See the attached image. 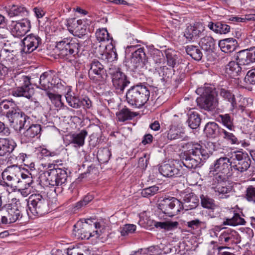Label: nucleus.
Masks as SVG:
<instances>
[{
	"label": "nucleus",
	"mask_w": 255,
	"mask_h": 255,
	"mask_svg": "<svg viewBox=\"0 0 255 255\" xmlns=\"http://www.w3.org/2000/svg\"><path fill=\"white\" fill-rule=\"evenodd\" d=\"M210 169V173L214 175L212 188L215 192L220 198H228L232 188L227 185L226 181L233 174L232 161L228 157H221L214 161Z\"/></svg>",
	"instance_id": "f257e3e1"
},
{
	"label": "nucleus",
	"mask_w": 255,
	"mask_h": 255,
	"mask_svg": "<svg viewBox=\"0 0 255 255\" xmlns=\"http://www.w3.org/2000/svg\"><path fill=\"white\" fill-rule=\"evenodd\" d=\"M186 147L187 149L181 154V164L189 169L201 167L210 157V151L197 142L188 143Z\"/></svg>",
	"instance_id": "f03ea898"
},
{
	"label": "nucleus",
	"mask_w": 255,
	"mask_h": 255,
	"mask_svg": "<svg viewBox=\"0 0 255 255\" xmlns=\"http://www.w3.org/2000/svg\"><path fill=\"white\" fill-rule=\"evenodd\" d=\"M0 108L1 109L7 110L4 112V114L8 119L10 126L16 131H20L27 121L29 123V117L16 106L14 102L3 101L0 104Z\"/></svg>",
	"instance_id": "7ed1b4c3"
},
{
	"label": "nucleus",
	"mask_w": 255,
	"mask_h": 255,
	"mask_svg": "<svg viewBox=\"0 0 255 255\" xmlns=\"http://www.w3.org/2000/svg\"><path fill=\"white\" fill-rule=\"evenodd\" d=\"M150 91L148 88L141 84L131 86L127 91L126 101L129 105L140 108L149 100Z\"/></svg>",
	"instance_id": "20e7f679"
},
{
	"label": "nucleus",
	"mask_w": 255,
	"mask_h": 255,
	"mask_svg": "<svg viewBox=\"0 0 255 255\" xmlns=\"http://www.w3.org/2000/svg\"><path fill=\"white\" fill-rule=\"evenodd\" d=\"M56 47L59 51V55L70 62L76 61L81 54L80 44L68 39L56 42Z\"/></svg>",
	"instance_id": "39448f33"
},
{
	"label": "nucleus",
	"mask_w": 255,
	"mask_h": 255,
	"mask_svg": "<svg viewBox=\"0 0 255 255\" xmlns=\"http://www.w3.org/2000/svg\"><path fill=\"white\" fill-rule=\"evenodd\" d=\"M196 92L201 97L197 99V105L200 108L208 111H213L217 108L218 100L212 87H200L197 89Z\"/></svg>",
	"instance_id": "423d86ee"
},
{
	"label": "nucleus",
	"mask_w": 255,
	"mask_h": 255,
	"mask_svg": "<svg viewBox=\"0 0 255 255\" xmlns=\"http://www.w3.org/2000/svg\"><path fill=\"white\" fill-rule=\"evenodd\" d=\"M28 215L32 217L41 216L48 212V206L46 199L40 194H33L30 196L27 203Z\"/></svg>",
	"instance_id": "0eeeda50"
},
{
	"label": "nucleus",
	"mask_w": 255,
	"mask_h": 255,
	"mask_svg": "<svg viewBox=\"0 0 255 255\" xmlns=\"http://www.w3.org/2000/svg\"><path fill=\"white\" fill-rule=\"evenodd\" d=\"M108 72L116 92L118 94L123 93L126 87L130 83L129 78L120 68L116 66L110 67Z\"/></svg>",
	"instance_id": "6e6552de"
},
{
	"label": "nucleus",
	"mask_w": 255,
	"mask_h": 255,
	"mask_svg": "<svg viewBox=\"0 0 255 255\" xmlns=\"http://www.w3.org/2000/svg\"><path fill=\"white\" fill-rule=\"evenodd\" d=\"M46 184L51 186H63L66 184L68 175L65 169L53 168L44 173Z\"/></svg>",
	"instance_id": "1a4fd4ad"
},
{
	"label": "nucleus",
	"mask_w": 255,
	"mask_h": 255,
	"mask_svg": "<svg viewBox=\"0 0 255 255\" xmlns=\"http://www.w3.org/2000/svg\"><path fill=\"white\" fill-rule=\"evenodd\" d=\"M163 213L169 217L177 215L183 209L182 202L174 197H169L162 200L158 205Z\"/></svg>",
	"instance_id": "9d476101"
},
{
	"label": "nucleus",
	"mask_w": 255,
	"mask_h": 255,
	"mask_svg": "<svg viewBox=\"0 0 255 255\" xmlns=\"http://www.w3.org/2000/svg\"><path fill=\"white\" fill-rule=\"evenodd\" d=\"M131 64L133 69L137 72H143L148 69L152 71L150 68H148V59L144 48H139L132 53Z\"/></svg>",
	"instance_id": "9b49d317"
},
{
	"label": "nucleus",
	"mask_w": 255,
	"mask_h": 255,
	"mask_svg": "<svg viewBox=\"0 0 255 255\" xmlns=\"http://www.w3.org/2000/svg\"><path fill=\"white\" fill-rule=\"evenodd\" d=\"M181 161L178 160L169 161L162 163L159 167V171L163 176L172 178L181 176L182 174Z\"/></svg>",
	"instance_id": "f8f14e48"
},
{
	"label": "nucleus",
	"mask_w": 255,
	"mask_h": 255,
	"mask_svg": "<svg viewBox=\"0 0 255 255\" xmlns=\"http://www.w3.org/2000/svg\"><path fill=\"white\" fill-rule=\"evenodd\" d=\"M231 158H233V170L243 172L250 167L251 160L248 153L241 151L234 152Z\"/></svg>",
	"instance_id": "ddd939ff"
},
{
	"label": "nucleus",
	"mask_w": 255,
	"mask_h": 255,
	"mask_svg": "<svg viewBox=\"0 0 255 255\" xmlns=\"http://www.w3.org/2000/svg\"><path fill=\"white\" fill-rule=\"evenodd\" d=\"M39 85L38 87L43 90H47L53 87L58 86L60 84V79L52 71H48L43 73L40 76Z\"/></svg>",
	"instance_id": "4468645a"
},
{
	"label": "nucleus",
	"mask_w": 255,
	"mask_h": 255,
	"mask_svg": "<svg viewBox=\"0 0 255 255\" xmlns=\"http://www.w3.org/2000/svg\"><path fill=\"white\" fill-rule=\"evenodd\" d=\"M66 101L69 106L74 109L82 107L84 109H89L92 106V102L88 97L80 98L75 95L67 94L65 96Z\"/></svg>",
	"instance_id": "2eb2a0df"
},
{
	"label": "nucleus",
	"mask_w": 255,
	"mask_h": 255,
	"mask_svg": "<svg viewBox=\"0 0 255 255\" xmlns=\"http://www.w3.org/2000/svg\"><path fill=\"white\" fill-rule=\"evenodd\" d=\"M30 28V22L27 19H23L21 20L12 21L10 24V31L15 37H19L24 36Z\"/></svg>",
	"instance_id": "dca6fc26"
},
{
	"label": "nucleus",
	"mask_w": 255,
	"mask_h": 255,
	"mask_svg": "<svg viewBox=\"0 0 255 255\" xmlns=\"http://www.w3.org/2000/svg\"><path fill=\"white\" fill-rule=\"evenodd\" d=\"M205 30V26L202 23L196 22L187 26L184 32V36L189 41H194L197 39Z\"/></svg>",
	"instance_id": "f3484780"
},
{
	"label": "nucleus",
	"mask_w": 255,
	"mask_h": 255,
	"mask_svg": "<svg viewBox=\"0 0 255 255\" xmlns=\"http://www.w3.org/2000/svg\"><path fill=\"white\" fill-rule=\"evenodd\" d=\"M21 78L23 82V85L13 89L11 94L15 97H24L30 99L34 94L33 89L29 87L30 79L25 76H22Z\"/></svg>",
	"instance_id": "a211bd4d"
},
{
	"label": "nucleus",
	"mask_w": 255,
	"mask_h": 255,
	"mask_svg": "<svg viewBox=\"0 0 255 255\" xmlns=\"http://www.w3.org/2000/svg\"><path fill=\"white\" fill-rule=\"evenodd\" d=\"M236 59L239 64L244 66L249 65L255 62V46L238 52Z\"/></svg>",
	"instance_id": "6ab92c4d"
},
{
	"label": "nucleus",
	"mask_w": 255,
	"mask_h": 255,
	"mask_svg": "<svg viewBox=\"0 0 255 255\" xmlns=\"http://www.w3.org/2000/svg\"><path fill=\"white\" fill-rule=\"evenodd\" d=\"M88 75L89 78L95 82L102 81L106 75V70L100 62L94 60L90 64Z\"/></svg>",
	"instance_id": "aec40b11"
},
{
	"label": "nucleus",
	"mask_w": 255,
	"mask_h": 255,
	"mask_svg": "<svg viewBox=\"0 0 255 255\" xmlns=\"http://www.w3.org/2000/svg\"><path fill=\"white\" fill-rule=\"evenodd\" d=\"M21 52L30 53L35 50L41 43V39L38 35L31 34L27 35L22 40Z\"/></svg>",
	"instance_id": "412c9836"
},
{
	"label": "nucleus",
	"mask_w": 255,
	"mask_h": 255,
	"mask_svg": "<svg viewBox=\"0 0 255 255\" xmlns=\"http://www.w3.org/2000/svg\"><path fill=\"white\" fill-rule=\"evenodd\" d=\"M218 93L219 95L224 100L228 102L230 104L231 109L232 110L236 108H240L244 110V106L240 104L239 103L242 101H245L244 98L241 97L239 102H237L235 98V95L231 92L230 90L225 88H219Z\"/></svg>",
	"instance_id": "4be33fe9"
},
{
	"label": "nucleus",
	"mask_w": 255,
	"mask_h": 255,
	"mask_svg": "<svg viewBox=\"0 0 255 255\" xmlns=\"http://www.w3.org/2000/svg\"><path fill=\"white\" fill-rule=\"evenodd\" d=\"M82 23L83 21L81 19L77 20L75 18H70L67 20L66 26L70 33L79 36L85 34L86 32V29L83 27L84 25L82 24Z\"/></svg>",
	"instance_id": "5701e85b"
},
{
	"label": "nucleus",
	"mask_w": 255,
	"mask_h": 255,
	"mask_svg": "<svg viewBox=\"0 0 255 255\" xmlns=\"http://www.w3.org/2000/svg\"><path fill=\"white\" fill-rule=\"evenodd\" d=\"M238 233L235 230L228 229L224 231L219 237V242L220 244L230 245L235 242L237 239Z\"/></svg>",
	"instance_id": "b1692460"
},
{
	"label": "nucleus",
	"mask_w": 255,
	"mask_h": 255,
	"mask_svg": "<svg viewBox=\"0 0 255 255\" xmlns=\"http://www.w3.org/2000/svg\"><path fill=\"white\" fill-rule=\"evenodd\" d=\"M219 46L225 53H231L234 51L238 46V42L233 38L222 39L219 42Z\"/></svg>",
	"instance_id": "393cba45"
},
{
	"label": "nucleus",
	"mask_w": 255,
	"mask_h": 255,
	"mask_svg": "<svg viewBox=\"0 0 255 255\" xmlns=\"http://www.w3.org/2000/svg\"><path fill=\"white\" fill-rule=\"evenodd\" d=\"M221 131V133L220 136H222L231 144L236 145L241 144L242 146L244 147H246L249 146V144L245 139L242 140L239 139L233 133L228 131L223 128Z\"/></svg>",
	"instance_id": "a878e982"
},
{
	"label": "nucleus",
	"mask_w": 255,
	"mask_h": 255,
	"mask_svg": "<svg viewBox=\"0 0 255 255\" xmlns=\"http://www.w3.org/2000/svg\"><path fill=\"white\" fill-rule=\"evenodd\" d=\"M156 72L158 73L161 80L163 82H168L174 75L175 70L173 68L168 67L166 66L154 67Z\"/></svg>",
	"instance_id": "bb28decb"
},
{
	"label": "nucleus",
	"mask_w": 255,
	"mask_h": 255,
	"mask_svg": "<svg viewBox=\"0 0 255 255\" xmlns=\"http://www.w3.org/2000/svg\"><path fill=\"white\" fill-rule=\"evenodd\" d=\"M183 208L186 210H190L196 208L199 205V200L197 196L193 193L186 194L182 203Z\"/></svg>",
	"instance_id": "cd10ccee"
},
{
	"label": "nucleus",
	"mask_w": 255,
	"mask_h": 255,
	"mask_svg": "<svg viewBox=\"0 0 255 255\" xmlns=\"http://www.w3.org/2000/svg\"><path fill=\"white\" fill-rule=\"evenodd\" d=\"M16 144L8 138H1L0 140V156H4L12 152Z\"/></svg>",
	"instance_id": "c85d7f7f"
},
{
	"label": "nucleus",
	"mask_w": 255,
	"mask_h": 255,
	"mask_svg": "<svg viewBox=\"0 0 255 255\" xmlns=\"http://www.w3.org/2000/svg\"><path fill=\"white\" fill-rule=\"evenodd\" d=\"M223 128H219L215 122H209L207 123L204 129V132L207 136L211 138H216L220 136L221 130Z\"/></svg>",
	"instance_id": "c756f323"
},
{
	"label": "nucleus",
	"mask_w": 255,
	"mask_h": 255,
	"mask_svg": "<svg viewBox=\"0 0 255 255\" xmlns=\"http://www.w3.org/2000/svg\"><path fill=\"white\" fill-rule=\"evenodd\" d=\"M87 135V131L85 129H82L79 133H75L70 135V142L74 144L75 147L83 146Z\"/></svg>",
	"instance_id": "7c9ffc66"
},
{
	"label": "nucleus",
	"mask_w": 255,
	"mask_h": 255,
	"mask_svg": "<svg viewBox=\"0 0 255 255\" xmlns=\"http://www.w3.org/2000/svg\"><path fill=\"white\" fill-rule=\"evenodd\" d=\"M41 126L38 124L31 125L23 133L22 135V139L25 141H29L32 138L38 135L41 132Z\"/></svg>",
	"instance_id": "2f4dec72"
},
{
	"label": "nucleus",
	"mask_w": 255,
	"mask_h": 255,
	"mask_svg": "<svg viewBox=\"0 0 255 255\" xmlns=\"http://www.w3.org/2000/svg\"><path fill=\"white\" fill-rule=\"evenodd\" d=\"M208 27L215 33L221 34L228 33L230 30V26L223 22H210Z\"/></svg>",
	"instance_id": "473e14b6"
},
{
	"label": "nucleus",
	"mask_w": 255,
	"mask_h": 255,
	"mask_svg": "<svg viewBox=\"0 0 255 255\" xmlns=\"http://www.w3.org/2000/svg\"><path fill=\"white\" fill-rule=\"evenodd\" d=\"M165 133L168 139L170 140L182 138L184 135L182 129L174 125H171Z\"/></svg>",
	"instance_id": "72a5a7b5"
},
{
	"label": "nucleus",
	"mask_w": 255,
	"mask_h": 255,
	"mask_svg": "<svg viewBox=\"0 0 255 255\" xmlns=\"http://www.w3.org/2000/svg\"><path fill=\"white\" fill-rule=\"evenodd\" d=\"M154 226L156 228L170 231L177 229L179 226V223L177 221L167 220L163 222H155Z\"/></svg>",
	"instance_id": "f704fd0d"
},
{
	"label": "nucleus",
	"mask_w": 255,
	"mask_h": 255,
	"mask_svg": "<svg viewBox=\"0 0 255 255\" xmlns=\"http://www.w3.org/2000/svg\"><path fill=\"white\" fill-rule=\"evenodd\" d=\"M240 65L241 64H239L238 61L237 62L234 61H230L226 67V72L233 78L238 76L242 72Z\"/></svg>",
	"instance_id": "c9c22d12"
},
{
	"label": "nucleus",
	"mask_w": 255,
	"mask_h": 255,
	"mask_svg": "<svg viewBox=\"0 0 255 255\" xmlns=\"http://www.w3.org/2000/svg\"><path fill=\"white\" fill-rule=\"evenodd\" d=\"M7 206L11 223L16 222L22 217L21 211L16 205L7 204Z\"/></svg>",
	"instance_id": "e433bc0d"
},
{
	"label": "nucleus",
	"mask_w": 255,
	"mask_h": 255,
	"mask_svg": "<svg viewBox=\"0 0 255 255\" xmlns=\"http://www.w3.org/2000/svg\"><path fill=\"white\" fill-rule=\"evenodd\" d=\"M165 54L167 65L173 68L179 61V55L177 51L168 49L165 50Z\"/></svg>",
	"instance_id": "4c0bfd02"
},
{
	"label": "nucleus",
	"mask_w": 255,
	"mask_h": 255,
	"mask_svg": "<svg viewBox=\"0 0 255 255\" xmlns=\"http://www.w3.org/2000/svg\"><path fill=\"white\" fill-rule=\"evenodd\" d=\"M200 46L204 50L210 52L214 48L215 40L210 36H205L200 39L199 42Z\"/></svg>",
	"instance_id": "58836bf2"
},
{
	"label": "nucleus",
	"mask_w": 255,
	"mask_h": 255,
	"mask_svg": "<svg viewBox=\"0 0 255 255\" xmlns=\"http://www.w3.org/2000/svg\"><path fill=\"white\" fill-rule=\"evenodd\" d=\"M10 17L14 16H26L28 15V12L26 8L21 5H13L7 11Z\"/></svg>",
	"instance_id": "ea45409f"
},
{
	"label": "nucleus",
	"mask_w": 255,
	"mask_h": 255,
	"mask_svg": "<svg viewBox=\"0 0 255 255\" xmlns=\"http://www.w3.org/2000/svg\"><path fill=\"white\" fill-rule=\"evenodd\" d=\"M118 121L124 122L127 120H131L135 116L134 113L130 112L128 108H125L116 113Z\"/></svg>",
	"instance_id": "a19ab883"
},
{
	"label": "nucleus",
	"mask_w": 255,
	"mask_h": 255,
	"mask_svg": "<svg viewBox=\"0 0 255 255\" xmlns=\"http://www.w3.org/2000/svg\"><path fill=\"white\" fill-rule=\"evenodd\" d=\"M186 52L187 54L190 55L195 60L199 61L202 59L203 54L201 50L198 46L194 45H189L186 47Z\"/></svg>",
	"instance_id": "79ce46f5"
},
{
	"label": "nucleus",
	"mask_w": 255,
	"mask_h": 255,
	"mask_svg": "<svg viewBox=\"0 0 255 255\" xmlns=\"http://www.w3.org/2000/svg\"><path fill=\"white\" fill-rule=\"evenodd\" d=\"M21 176L19 177V181L16 188H28L33 183L32 177L30 174H26L21 172Z\"/></svg>",
	"instance_id": "37998d69"
},
{
	"label": "nucleus",
	"mask_w": 255,
	"mask_h": 255,
	"mask_svg": "<svg viewBox=\"0 0 255 255\" xmlns=\"http://www.w3.org/2000/svg\"><path fill=\"white\" fill-rule=\"evenodd\" d=\"M246 223L244 219L241 217L238 213H234V216L231 218H227L224 221L223 224L224 225H230L236 226L239 225H245Z\"/></svg>",
	"instance_id": "c03bdc74"
},
{
	"label": "nucleus",
	"mask_w": 255,
	"mask_h": 255,
	"mask_svg": "<svg viewBox=\"0 0 255 255\" xmlns=\"http://www.w3.org/2000/svg\"><path fill=\"white\" fill-rule=\"evenodd\" d=\"M112 154L108 148L100 149L97 153V158L101 163H106L109 160Z\"/></svg>",
	"instance_id": "a18cd8bd"
},
{
	"label": "nucleus",
	"mask_w": 255,
	"mask_h": 255,
	"mask_svg": "<svg viewBox=\"0 0 255 255\" xmlns=\"http://www.w3.org/2000/svg\"><path fill=\"white\" fill-rule=\"evenodd\" d=\"M165 57L162 52L160 50L155 51L151 56V61L153 64H155L154 67H157L161 64L165 63Z\"/></svg>",
	"instance_id": "49530a36"
},
{
	"label": "nucleus",
	"mask_w": 255,
	"mask_h": 255,
	"mask_svg": "<svg viewBox=\"0 0 255 255\" xmlns=\"http://www.w3.org/2000/svg\"><path fill=\"white\" fill-rule=\"evenodd\" d=\"M90 222L92 221L90 219H87L85 221L86 225H84L85 227L77 230V232L78 236H79V238H81V239H89L90 237L95 236L92 233L86 230L88 227L87 224H89L90 225Z\"/></svg>",
	"instance_id": "de8ad7c7"
},
{
	"label": "nucleus",
	"mask_w": 255,
	"mask_h": 255,
	"mask_svg": "<svg viewBox=\"0 0 255 255\" xmlns=\"http://www.w3.org/2000/svg\"><path fill=\"white\" fill-rule=\"evenodd\" d=\"M46 95L55 107L61 108L64 106V103L61 101V95L54 94L48 91L46 92Z\"/></svg>",
	"instance_id": "09e8293b"
},
{
	"label": "nucleus",
	"mask_w": 255,
	"mask_h": 255,
	"mask_svg": "<svg viewBox=\"0 0 255 255\" xmlns=\"http://www.w3.org/2000/svg\"><path fill=\"white\" fill-rule=\"evenodd\" d=\"M187 122L190 128L196 129L200 125L201 119L198 114L193 113L190 115Z\"/></svg>",
	"instance_id": "8fccbe9b"
},
{
	"label": "nucleus",
	"mask_w": 255,
	"mask_h": 255,
	"mask_svg": "<svg viewBox=\"0 0 255 255\" xmlns=\"http://www.w3.org/2000/svg\"><path fill=\"white\" fill-rule=\"evenodd\" d=\"M220 118L223 125L229 130H232L235 128L233 125V118L229 114L220 115L219 117Z\"/></svg>",
	"instance_id": "3c124183"
},
{
	"label": "nucleus",
	"mask_w": 255,
	"mask_h": 255,
	"mask_svg": "<svg viewBox=\"0 0 255 255\" xmlns=\"http://www.w3.org/2000/svg\"><path fill=\"white\" fill-rule=\"evenodd\" d=\"M0 56L4 61L7 62V64H13L16 61L15 55L13 54V51H10L7 49H3L1 51Z\"/></svg>",
	"instance_id": "603ef678"
},
{
	"label": "nucleus",
	"mask_w": 255,
	"mask_h": 255,
	"mask_svg": "<svg viewBox=\"0 0 255 255\" xmlns=\"http://www.w3.org/2000/svg\"><path fill=\"white\" fill-rule=\"evenodd\" d=\"M7 204L0 208V223L2 224H10Z\"/></svg>",
	"instance_id": "864d4df0"
},
{
	"label": "nucleus",
	"mask_w": 255,
	"mask_h": 255,
	"mask_svg": "<svg viewBox=\"0 0 255 255\" xmlns=\"http://www.w3.org/2000/svg\"><path fill=\"white\" fill-rule=\"evenodd\" d=\"M201 204L203 207L207 209H214L216 205L214 200L206 195H202L200 196Z\"/></svg>",
	"instance_id": "5fc2aeb1"
},
{
	"label": "nucleus",
	"mask_w": 255,
	"mask_h": 255,
	"mask_svg": "<svg viewBox=\"0 0 255 255\" xmlns=\"http://www.w3.org/2000/svg\"><path fill=\"white\" fill-rule=\"evenodd\" d=\"M245 198L249 202L255 203V186L254 185L248 186L246 190Z\"/></svg>",
	"instance_id": "6e6d98bb"
},
{
	"label": "nucleus",
	"mask_w": 255,
	"mask_h": 255,
	"mask_svg": "<svg viewBox=\"0 0 255 255\" xmlns=\"http://www.w3.org/2000/svg\"><path fill=\"white\" fill-rule=\"evenodd\" d=\"M96 36L100 42L109 41L112 39L106 28L98 29L96 32Z\"/></svg>",
	"instance_id": "4d7b16f0"
},
{
	"label": "nucleus",
	"mask_w": 255,
	"mask_h": 255,
	"mask_svg": "<svg viewBox=\"0 0 255 255\" xmlns=\"http://www.w3.org/2000/svg\"><path fill=\"white\" fill-rule=\"evenodd\" d=\"M93 198L92 195L88 194L86 195L82 200L79 201L74 205L73 207L74 211H76L85 206L93 199Z\"/></svg>",
	"instance_id": "13d9d810"
},
{
	"label": "nucleus",
	"mask_w": 255,
	"mask_h": 255,
	"mask_svg": "<svg viewBox=\"0 0 255 255\" xmlns=\"http://www.w3.org/2000/svg\"><path fill=\"white\" fill-rule=\"evenodd\" d=\"M159 187L156 185L152 186L143 189L141 192V195L143 197L148 198L157 193Z\"/></svg>",
	"instance_id": "bf43d9fd"
},
{
	"label": "nucleus",
	"mask_w": 255,
	"mask_h": 255,
	"mask_svg": "<svg viewBox=\"0 0 255 255\" xmlns=\"http://www.w3.org/2000/svg\"><path fill=\"white\" fill-rule=\"evenodd\" d=\"M118 54L115 47H113L108 52H106L102 54V59L107 62H112L117 60Z\"/></svg>",
	"instance_id": "052dcab7"
},
{
	"label": "nucleus",
	"mask_w": 255,
	"mask_h": 255,
	"mask_svg": "<svg viewBox=\"0 0 255 255\" xmlns=\"http://www.w3.org/2000/svg\"><path fill=\"white\" fill-rule=\"evenodd\" d=\"M136 230V226L133 224H126L121 229V234L122 236H128L133 233Z\"/></svg>",
	"instance_id": "680f3d73"
},
{
	"label": "nucleus",
	"mask_w": 255,
	"mask_h": 255,
	"mask_svg": "<svg viewBox=\"0 0 255 255\" xmlns=\"http://www.w3.org/2000/svg\"><path fill=\"white\" fill-rule=\"evenodd\" d=\"M244 80L247 84H255V68L248 72Z\"/></svg>",
	"instance_id": "e2e57ef3"
},
{
	"label": "nucleus",
	"mask_w": 255,
	"mask_h": 255,
	"mask_svg": "<svg viewBox=\"0 0 255 255\" xmlns=\"http://www.w3.org/2000/svg\"><path fill=\"white\" fill-rule=\"evenodd\" d=\"M149 156L146 154H144V155L140 157L138 161V167L141 169L145 170L147 167L148 163Z\"/></svg>",
	"instance_id": "0e129e2a"
},
{
	"label": "nucleus",
	"mask_w": 255,
	"mask_h": 255,
	"mask_svg": "<svg viewBox=\"0 0 255 255\" xmlns=\"http://www.w3.org/2000/svg\"><path fill=\"white\" fill-rule=\"evenodd\" d=\"M66 254L67 255H89V251L85 250L82 253L77 248H68L66 250Z\"/></svg>",
	"instance_id": "69168bd1"
},
{
	"label": "nucleus",
	"mask_w": 255,
	"mask_h": 255,
	"mask_svg": "<svg viewBox=\"0 0 255 255\" xmlns=\"http://www.w3.org/2000/svg\"><path fill=\"white\" fill-rule=\"evenodd\" d=\"M204 224L203 222H201L199 219H195L194 220L190 221L187 222V226L188 227L192 228L193 229H197L201 227L202 224Z\"/></svg>",
	"instance_id": "338daca9"
},
{
	"label": "nucleus",
	"mask_w": 255,
	"mask_h": 255,
	"mask_svg": "<svg viewBox=\"0 0 255 255\" xmlns=\"http://www.w3.org/2000/svg\"><path fill=\"white\" fill-rule=\"evenodd\" d=\"M228 248L226 247H219L216 249H215L216 251L217 252V254L218 255H235L233 253L228 252H222L221 251L224 249ZM215 250L214 248H213Z\"/></svg>",
	"instance_id": "774afa93"
}]
</instances>
